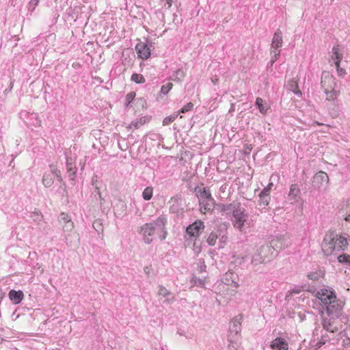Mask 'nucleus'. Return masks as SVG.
<instances>
[{
	"label": "nucleus",
	"mask_w": 350,
	"mask_h": 350,
	"mask_svg": "<svg viewBox=\"0 0 350 350\" xmlns=\"http://www.w3.org/2000/svg\"><path fill=\"white\" fill-rule=\"evenodd\" d=\"M337 71H338V72L339 73V75H342V74H343V73H345V70H344V69H342V68H341L340 66H339V70H337Z\"/></svg>",
	"instance_id": "obj_54"
},
{
	"label": "nucleus",
	"mask_w": 350,
	"mask_h": 350,
	"mask_svg": "<svg viewBox=\"0 0 350 350\" xmlns=\"http://www.w3.org/2000/svg\"><path fill=\"white\" fill-rule=\"evenodd\" d=\"M147 269H148L147 267L144 269V271H145L146 273H147V272H148V270H146Z\"/></svg>",
	"instance_id": "obj_61"
},
{
	"label": "nucleus",
	"mask_w": 350,
	"mask_h": 350,
	"mask_svg": "<svg viewBox=\"0 0 350 350\" xmlns=\"http://www.w3.org/2000/svg\"><path fill=\"white\" fill-rule=\"evenodd\" d=\"M173 84L172 83H167L165 85H162L161 88V93L165 95L172 88Z\"/></svg>",
	"instance_id": "obj_37"
},
{
	"label": "nucleus",
	"mask_w": 350,
	"mask_h": 350,
	"mask_svg": "<svg viewBox=\"0 0 350 350\" xmlns=\"http://www.w3.org/2000/svg\"><path fill=\"white\" fill-rule=\"evenodd\" d=\"M71 221V217L68 214L65 213H61L59 217V222L62 224V225Z\"/></svg>",
	"instance_id": "obj_35"
},
{
	"label": "nucleus",
	"mask_w": 350,
	"mask_h": 350,
	"mask_svg": "<svg viewBox=\"0 0 350 350\" xmlns=\"http://www.w3.org/2000/svg\"><path fill=\"white\" fill-rule=\"evenodd\" d=\"M145 118H141L139 120H137L136 121H133L129 126L130 129L132 127H134L135 129H139L141 126L144 124L145 123Z\"/></svg>",
	"instance_id": "obj_30"
},
{
	"label": "nucleus",
	"mask_w": 350,
	"mask_h": 350,
	"mask_svg": "<svg viewBox=\"0 0 350 350\" xmlns=\"http://www.w3.org/2000/svg\"><path fill=\"white\" fill-rule=\"evenodd\" d=\"M271 66L276 61V59L280 57V50L279 49H271Z\"/></svg>",
	"instance_id": "obj_29"
},
{
	"label": "nucleus",
	"mask_w": 350,
	"mask_h": 350,
	"mask_svg": "<svg viewBox=\"0 0 350 350\" xmlns=\"http://www.w3.org/2000/svg\"><path fill=\"white\" fill-rule=\"evenodd\" d=\"M282 33L280 29L275 32L271 44V49H280L282 46Z\"/></svg>",
	"instance_id": "obj_18"
},
{
	"label": "nucleus",
	"mask_w": 350,
	"mask_h": 350,
	"mask_svg": "<svg viewBox=\"0 0 350 350\" xmlns=\"http://www.w3.org/2000/svg\"><path fill=\"white\" fill-rule=\"evenodd\" d=\"M260 197V205L267 206L269 203V196L262 195L261 193L259 195Z\"/></svg>",
	"instance_id": "obj_34"
},
{
	"label": "nucleus",
	"mask_w": 350,
	"mask_h": 350,
	"mask_svg": "<svg viewBox=\"0 0 350 350\" xmlns=\"http://www.w3.org/2000/svg\"><path fill=\"white\" fill-rule=\"evenodd\" d=\"M131 81L136 83H144L145 82V79L142 75L134 73L131 76Z\"/></svg>",
	"instance_id": "obj_31"
},
{
	"label": "nucleus",
	"mask_w": 350,
	"mask_h": 350,
	"mask_svg": "<svg viewBox=\"0 0 350 350\" xmlns=\"http://www.w3.org/2000/svg\"><path fill=\"white\" fill-rule=\"evenodd\" d=\"M223 282L227 286H231L234 288L239 286V276L234 272H227L223 277Z\"/></svg>",
	"instance_id": "obj_10"
},
{
	"label": "nucleus",
	"mask_w": 350,
	"mask_h": 350,
	"mask_svg": "<svg viewBox=\"0 0 350 350\" xmlns=\"http://www.w3.org/2000/svg\"><path fill=\"white\" fill-rule=\"evenodd\" d=\"M75 160L72 157H66V166H73Z\"/></svg>",
	"instance_id": "obj_46"
},
{
	"label": "nucleus",
	"mask_w": 350,
	"mask_h": 350,
	"mask_svg": "<svg viewBox=\"0 0 350 350\" xmlns=\"http://www.w3.org/2000/svg\"><path fill=\"white\" fill-rule=\"evenodd\" d=\"M287 88L288 90L292 91L295 94L301 96V92L298 88V82L296 80H289L287 84Z\"/></svg>",
	"instance_id": "obj_22"
},
{
	"label": "nucleus",
	"mask_w": 350,
	"mask_h": 350,
	"mask_svg": "<svg viewBox=\"0 0 350 350\" xmlns=\"http://www.w3.org/2000/svg\"><path fill=\"white\" fill-rule=\"evenodd\" d=\"M347 244L345 237L335 232H327L324 236L321 250L324 255L328 256L332 255L335 250H344Z\"/></svg>",
	"instance_id": "obj_3"
},
{
	"label": "nucleus",
	"mask_w": 350,
	"mask_h": 350,
	"mask_svg": "<svg viewBox=\"0 0 350 350\" xmlns=\"http://www.w3.org/2000/svg\"><path fill=\"white\" fill-rule=\"evenodd\" d=\"M273 186V183H270L265 188H264L262 191H261V193L262 195H265V196H269V193H270V191L271 189V187Z\"/></svg>",
	"instance_id": "obj_42"
},
{
	"label": "nucleus",
	"mask_w": 350,
	"mask_h": 350,
	"mask_svg": "<svg viewBox=\"0 0 350 350\" xmlns=\"http://www.w3.org/2000/svg\"><path fill=\"white\" fill-rule=\"evenodd\" d=\"M273 248V251L277 254L278 250H281L288 245V243L284 237H276L271 241L270 243H268Z\"/></svg>",
	"instance_id": "obj_13"
},
{
	"label": "nucleus",
	"mask_w": 350,
	"mask_h": 350,
	"mask_svg": "<svg viewBox=\"0 0 350 350\" xmlns=\"http://www.w3.org/2000/svg\"><path fill=\"white\" fill-rule=\"evenodd\" d=\"M239 203L232 202L227 204H219L217 205V209L226 215L232 213Z\"/></svg>",
	"instance_id": "obj_17"
},
{
	"label": "nucleus",
	"mask_w": 350,
	"mask_h": 350,
	"mask_svg": "<svg viewBox=\"0 0 350 350\" xmlns=\"http://www.w3.org/2000/svg\"><path fill=\"white\" fill-rule=\"evenodd\" d=\"M300 194V189L297 184L291 185L288 193V200L291 204H293L297 201V197Z\"/></svg>",
	"instance_id": "obj_16"
},
{
	"label": "nucleus",
	"mask_w": 350,
	"mask_h": 350,
	"mask_svg": "<svg viewBox=\"0 0 350 350\" xmlns=\"http://www.w3.org/2000/svg\"><path fill=\"white\" fill-rule=\"evenodd\" d=\"M173 2H174V0H166V3L165 4V6L167 5V8L170 9L171 8Z\"/></svg>",
	"instance_id": "obj_49"
},
{
	"label": "nucleus",
	"mask_w": 350,
	"mask_h": 350,
	"mask_svg": "<svg viewBox=\"0 0 350 350\" xmlns=\"http://www.w3.org/2000/svg\"><path fill=\"white\" fill-rule=\"evenodd\" d=\"M52 176H53V177L56 176L59 181L62 180L61 175H60V172L59 170L57 172H56V173H54L53 174H52Z\"/></svg>",
	"instance_id": "obj_50"
},
{
	"label": "nucleus",
	"mask_w": 350,
	"mask_h": 350,
	"mask_svg": "<svg viewBox=\"0 0 350 350\" xmlns=\"http://www.w3.org/2000/svg\"><path fill=\"white\" fill-rule=\"evenodd\" d=\"M239 339L231 338V336H229L228 341L229 345H228L227 350H237L239 347V342H237Z\"/></svg>",
	"instance_id": "obj_26"
},
{
	"label": "nucleus",
	"mask_w": 350,
	"mask_h": 350,
	"mask_svg": "<svg viewBox=\"0 0 350 350\" xmlns=\"http://www.w3.org/2000/svg\"><path fill=\"white\" fill-rule=\"evenodd\" d=\"M185 73L184 70L181 68H179L173 73V75L171 77V79L173 81H181L185 77Z\"/></svg>",
	"instance_id": "obj_25"
},
{
	"label": "nucleus",
	"mask_w": 350,
	"mask_h": 350,
	"mask_svg": "<svg viewBox=\"0 0 350 350\" xmlns=\"http://www.w3.org/2000/svg\"><path fill=\"white\" fill-rule=\"evenodd\" d=\"M340 262L347 263L350 265V256L349 254H343L338 257Z\"/></svg>",
	"instance_id": "obj_33"
},
{
	"label": "nucleus",
	"mask_w": 350,
	"mask_h": 350,
	"mask_svg": "<svg viewBox=\"0 0 350 350\" xmlns=\"http://www.w3.org/2000/svg\"><path fill=\"white\" fill-rule=\"evenodd\" d=\"M315 297L325 306L329 317L335 319L340 317L343 306L342 302L338 299L332 288H322L314 291Z\"/></svg>",
	"instance_id": "obj_1"
},
{
	"label": "nucleus",
	"mask_w": 350,
	"mask_h": 350,
	"mask_svg": "<svg viewBox=\"0 0 350 350\" xmlns=\"http://www.w3.org/2000/svg\"><path fill=\"white\" fill-rule=\"evenodd\" d=\"M227 237H222L220 241L222 243H225L226 241Z\"/></svg>",
	"instance_id": "obj_56"
},
{
	"label": "nucleus",
	"mask_w": 350,
	"mask_h": 350,
	"mask_svg": "<svg viewBox=\"0 0 350 350\" xmlns=\"http://www.w3.org/2000/svg\"><path fill=\"white\" fill-rule=\"evenodd\" d=\"M271 347L276 350H287L288 345L284 338L279 337L272 341Z\"/></svg>",
	"instance_id": "obj_15"
},
{
	"label": "nucleus",
	"mask_w": 350,
	"mask_h": 350,
	"mask_svg": "<svg viewBox=\"0 0 350 350\" xmlns=\"http://www.w3.org/2000/svg\"><path fill=\"white\" fill-rule=\"evenodd\" d=\"M94 228L98 232H102L103 230V226L100 220H96L93 223Z\"/></svg>",
	"instance_id": "obj_38"
},
{
	"label": "nucleus",
	"mask_w": 350,
	"mask_h": 350,
	"mask_svg": "<svg viewBox=\"0 0 350 350\" xmlns=\"http://www.w3.org/2000/svg\"><path fill=\"white\" fill-rule=\"evenodd\" d=\"M217 238L218 236L215 232H211L208 235L206 241L209 245L213 246L215 245Z\"/></svg>",
	"instance_id": "obj_32"
},
{
	"label": "nucleus",
	"mask_w": 350,
	"mask_h": 350,
	"mask_svg": "<svg viewBox=\"0 0 350 350\" xmlns=\"http://www.w3.org/2000/svg\"><path fill=\"white\" fill-rule=\"evenodd\" d=\"M147 269H148L147 267L144 269V271H145L146 273H147V272H148V270H146Z\"/></svg>",
	"instance_id": "obj_62"
},
{
	"label": "nucleus",
	"mask_w": 350,
	"mask_h": 350,
	"mask_svg": "<svg viewBox=\"0 0 350 350\" xmlns=\"http://www.w3.org/2000/svg\"><path fill=\"white\" fill-rule=\"evenodd\" d=\"M39 0H31L29 5V7L33 6L31 11H33L36 7L38 5Z\"/></svg>",
	"instance_id": "obj_45"
},
{
	"label": "nucleus",
	"mask_w": 350,
	"mask_h": 350,
	"mask_svg": "<svg viewBox=\"0 0 350 350\" xmlns=\"http://www.w3.org/2000/svg\"><path fill=\"white\" fill-rule=\"evenodd\" d=\"M332 59L334 60L337 70H339V64L342 59V53L340 52L339 45H336L332 48Z\"/></svg>",
	"instance_id": "obj_19"
},
{
	"label": "nucleus",
	"mask_w": 350,
	"mask_h": 350,
	"mask_svg": "<svg viewBox=\"0 0 350 350\" xmlns=\"http://www.w3.org/2000/svg\"><path fill=\"white\" fill-rule=\"evenodd\" d=\"M166 222V217L161 215L157 217L152 222L146 223L142 226L139 232L142 234L144 243L146 244L152 243V236L154 234H158L160 240H164L167 235V231L165 229Z\"/></svg>",
	"instance_id": "obj_2"
},
{
	"label": "nucleus",
	"mask_w": 350,
	"mask_h": 350,
	"mask_svg": "<svg viewBox=\"0 0 350 350\" xmlns=\"http://www.w3.org/2000/svg\"><path fill=\"white\" fill-rule=\"evenodd\" d=\"M200 208V211L202 213L205 214L207 211H213L215 207V200L213 198L208 200H203L199 201Z\"/></svg>",
	"instance_id": "obj_14"
},
{
	"label": "nucleus",
	"mask_w": 350,
	"mask_h": 350,
	"mask_svg": "<svg viewBox=\"0 0 350 350\" xmlns=\"http://www.w3.org/2000/svg\"><path fill=\"white\" fill-rule=\"evenodd\" d=\"M255 104L257 108L259 109L260 112L262 114L267 113L268 109H269V105L264 102L261 98L258 97L256 99Z\"/></svg>",
	"instance_id": "obj_21"
},
{
	"label": "nucleus",
	"mask_w": 350,
	"mask_h": 350,
	"mask_svg": "<svg viewBox=\"0 0 350 350\" xmlns=\"http://www.w3.org/2000/svg\"><path fill=\"white\" fill-rule=\"evenodd\" d=\"M32 217H33L35 220H40L42 215L40 212L35 211L32 213Z\"/></svg>",
	"instance_id": "obj_44"
},
{
	"label": "nucleus",
	"mask_w": 350,
	"mask_h": 350,
	"mask_svg": "<svg viewBox=\"0 0 350 350\" xmlns=\"http://www.w3.org/2000/svg\"><path fill=\"white\" fill-rule=\"evenodd\" d=\"M321 83L326 94V100H334L338 94L336 90V79L327 73L322 76Z\"/></svg>",
	"instance_id": "obj_5"
},
{
	"label": "nucleus",
	"mask_w": 350,
	"mask_h": 350,
	"mask_svg": "<svg viewBox=\"0 0 350 350\" xmlns=\"http://www.w3.org/2000/svg\"><path fill=\"white\" fill-rule=\"evenodd\" d=\"M135 96V93L134 92H129L126 96V100L127 101V104H129L133 100Z\"/></svg>",
	"instance_id": "obj_43"
},
{
	"label": "nucleus",
	"mask_w": 350,
	"mask_h": 350,
	"mask_svg": "<svg viewBox=\"0 0 350 350\" xmlns=\"http://www.w3.org/2000/svg\"><path fill=\"white\" fill-rule=\"evenodd\" d=\"M348 340H349V342H350V338H349Z\"/></svg>",
	"instance_id": "obj_63"
},
{
	"label": "nucleus",
	"mask_w": 350,
	"mask_h": 350,
	"mask_svg": "<svg viewBox=\"0 0 350 350\" xmlns=\"http://www.w3.org/2000/svg\"><path fill=\"white\" fill-rule=\"evenodd\" d=\"M174 301V297H172V298H167L166 299L164 300V303L166 304H172V302Z\"/></svg>",
	"instance_id": "obj_51"
},
{
	"label": "nucleus",
	"mask_w": 350,
	"mask_h": 350,
	"mask_svg": "<svg viewBox=\"0 0 350 350\" xmlns=\"http://www.w3.org/2000/svg\"><path fill=\"white\" fill-rule=\"evenodd\" d=\"M327 340L326 337H325V336H323L321 337V340L318 342V346H319V347H321L323 345H324V344L326 342V341H327Z\"/></svg>",
	"instance_id": "obj_48"
},
{
	"label": "nucleus",
	"mask_w": 350,
	"mask_h": 350,
	"mask_svg": "<svg viewBox=\"0 0 350 350\" xmlns=\"http://www.w3.org/2000/svg\"><path fill=\"white\" fill-rule=\"evenodd\" d=\"M197 196L199 199V201L203 200H208L211 198H213L211 193L208 189H206L205 187L200 189L198 193Z\"/></svg>",
	"instance_id": "obj_23"
},
{
	"label": "nucleus",
	"mask_w": 350,
	"mask_h": 350,
	"mask_svg": "<svg viewBox=\"0 0 350 350\" xmlns=\"http://www.w3.org/2000/svg\"><path fill=\"white\" fill-rule=\"evenodd\" d=\"M323 327L327 332L334 333L337 330L336 327H333L332 322L330 320H327L324 318L322 321Z\"/></svg>",
	"instance_id": "obj_24"
},
{
	"label": "nucleus",
	"mask_w": 350,
	"mask_h": 350,
	"mask_svg": "<svg viewBox=\"0 0 350 350\" xmlns=\"http://www.w3.org/2000/svg\"><path fill=\"white\" fill-rule=\"evenodd\" d=\"M171 211L172 212H176V206L175 205H173L172 207H171Z\"/></svg>",
	"instance_id": "obj_57"
},
{
	"label": "nucleus",
	"mask_w": 350,
	"mask_h": 350,
	"mask_svg": "<svg viewBox=\"0 0 350 350\" xmlns=\"http://www.w3.org/2000/svg\"><path fill=\"white\" fill-rule=\"evenodd\" d=\"M97 182H98V180H97V176H94V177L92 178V185L95 187V189H96V191H97V190H99V188H98V187L97 186Z\"/></svg>",
	"instance_id": "obj_47"
},
{
	"label": "nucleus",
	"mask_w": 350,
	"mask_h": 350,
	"mask_svg": "<svg viewBox=\"0 0 350 350\" xmlns=\"http://www.w3.org/2000/svg\"><path fill=\"white\" fill-rule=\"evenodd\" d=\"M23 296V293L21 291L11 290L9 292L10 299L14 304H19L22 301Z\"/></svg>",
	"instance_id": "obj_20"
},
{
	"label": "nucleus",
	"mask_w": 350,
	"mask_h": 350,
	"mask_svg": "<svg viewBox=\"0 0 350 350\" xmlns=\"http://www.w3.org/2000/svg\"><path fill=\"white\" fill-rule=\"evenodd\" d=\"M138 56L144 59H148L150 55V49L147 43L139 42L135 46Z\"/></svg>",
	"instance_id": "obj_12"
},
{
	"label": "nucleus",
	"mask_w": 350,
	"mask_h": 350,
	"mask_svg": "<svg viewBox=\"0 0 350 350\" xmlns=\"http://www.w3.org/2000/svg\"><path fill=\"white\" fill-rule=\"evenodd\" d=\"M67 167V171L69 173V176L71 180H74L76 175V170L75 167L74 166H66Z\"/></svg>",
	"instance_id": "obj_41"
},
{
	"label": "nucleus",
	"mask_w": 350,
	"mask_h": 350,
	"mask_svg": "<svg viewBox=\"0 0 350 350\" xmlns=\"http://www.w3.org/2000/svg\"><path fill=\"white\" fill-rule=\"evenodd\" d=\"M204 228V222L198 220L187 228V233L191 237H198Z\"/></svg>",
	"instance_id": "obj_9"
},
{
	"label": "nucleus",
	"mask_w": 350,
	"mask_h": 350,
	"mask_svg": "<svg viewBox=\"0 0 350 350\" xmlns=\"http://www.w3.org/2000/svg\"><path fill=\"white\" fill-rule=\"evenodd\" d=\"M62 227L64 232L66 233L65 239L67 245H72L77 243L79 241V235L75 232H72L74 228L73 222L72 221L67 222L66 224H63Z\"/></svg>",
	"instance_id": "obj_7"
},
{
	"label": "nucleus",
	"mask_w": 350,
	"mask_h": 350,
	"mask_svg": "<svg viewBox=\"0 0 350 350\" xmlns=\"http://www.w3.org/2000/svg\"><path fill=\"white\" fill-rule=\"evenodd\" d=\"M96 191H97V194H98V197H99V199H100V202H102V200H103V198H102V196H101V193H100V191H99V190H97Z\"/></svg>",
	"instance_id": "obj_55"
},
{
	"label": "nucleus",
	"mask_w": 350,
	"mask_h": 350,
	"mask_svg": "<svg viewBox=\"0 0 350 350\" xmlns=\"http://www.w3.org/2000/svg\"><path fill=\"white\" fill-rule=\"evenodd\" d=\"M329 180L328 175L325 172L320 171L314 176L312 186L314 189L321 190L323 187L328 185Z\"/></svg>",
	"instance_id": "obj_8"
},
{
	"label": "nucleus",
	"mask_w": 350,
	"mask_h": 350,
	"mask_svg": "<svg viewBox=\"0 0 350 350\" xmlns=\"http://www.w3.org/2000/svg\"><path fill=\"white\" fill-rule=\"evenodd\" d=\"M193 107V105L192 103L189 102L185 105L180 110V112L181 113H186L187 111H191Z\"/></svg>",
	"instance_id": "obj_40"
},
{
	"label": "nucleus",
	"mask_w": 350,
	"mask_h": 350,
	"mask_svg": "<svg viewBox=\"0 0 350 350\" xmlns=\"http://www.w3.org/2000/svg\"><path fill=\"white\" fill-rule=\"evenodd\" d=\"M275 256L276 253L273 251V248L268 243L265 244L256 249L252 257L251 263L254 266L267 263L271 261Z\"/></svg>",
	"instance_id": "obj_4"
},
{
	"label": "nucleus",
	"mask_w": 350,
	"mask_h": 350,
	"mask_svg": "<svg viewBox=\"0 0 350 350\" xmlns=\"http://www.w3.org/2000/svg\"><path fill=\"white\" fill-rule=\"evenodd\" d=\"M50 167H51V173L52 174H53L54 173H56V172L58 171L57 168L54 166V165H50Z\"/></svg>",
	"instance_id": "obj_52"
},
{
	"label": "nucleus",
	"mask_w": 350,
	"mask_h": 350,
	"mask_svg": "<svg viewBox=\"0 0 350 350\" xmlns=\"http://www.w3.org/2000/svg\"><path fill=\"white\" fill-rule=\"evenodd\" d=\"M241 317H235L230 325V332L231 334H234V336L231 337L232 338L239 339V334L241 332Z\"/></svg>",
	"instance_id": "obj_11"
},
{
	"label": "nucleus",
	"mask_w": 350,
	"mask_h": 350,
	"mask_svg": "<svg viewBox=\"0 0 350 350\" xmlns=\"http://www.w3.org/2000/svg\"><path fill=\"white\" fill-rule=\"evenodd\" d=\"M212 81L214 83H216L217 81H218V79L216 78L215 79H212Z\"/></svg>",
	"instance_id": "obj_58"
},
{
	"label": "nucleus",
	"mask_w": 350,
	"mask_h": 350,
	"mask_svg": "<svg viewBox=\"0 0 350 350\" xmlns=\"http://www.w3.org/2000/svg\"><path fill=\"white\" fill-rule=\"evenodd\" d=\"M346 219L350 221V214L347 217Z\"/></svg>",
	"instance_id": "obj_59"
},
{
	"label": "nucleus",
	"mask_w": 350,
	"mask_h": 350,
	"mask_svg": "<svg viewBox=\"0 0 350 350\" xmlns=\"http://www.w3.org/2000/svg\"><path fill=\"white\" fill-rule=\"evenodd\" d=\"M158 294L162 297H167L171 295V293L163 286H159Z\"/></svg>",
	"instance_id": "obj_36"
},
{
	"label": "nucleus",
	"mask_w": 350,
	"mask_h": 350,
	"mask_svg": "<svg viewBox=\"0 0 350 350\" xmlns=\"http://www.w3.org/2000/svg\"><path fill=\"white\" fill-rule=\"evenodd\" d=\"M176 117H177V115H174V116H170L165 118L163 120V124L164 126L169 125L171 122H172L176 119Z\"/></svg>",
	"instance_id": "obj_39"
},
{
	"label": "nucleus",
	"mask_w": 350,
	"mask_h": 350,
	"mask_svg": "<svg viewBox=\"0 0 350 350\" xmlns=\"http://www.w3.org/2000/svg\"><path fill=\"white\" fill-rule=\"evenodd\" d=\"M153 188L147 187L142 193V197L145 200H150L152 197Z\"/></svg>",
	"instance_id": "obj_28"
},
{
	"label": "nucleus",
	"mask_w": 350,
	"mask_h": 350,
	"mask_svg": "<svg viewBox=\"0 0 350 350\" xmlns=\"http://www.w3.org/2000/svg\"><path fill=\"white\" fill-rule=\"evenodd\" d=\"M198 283L200 284H203L202 280H199Z\"/></svg>",
	"instance_id": "obj_60"
},
{
	"label": "nucleus",
	"mask_w": 350,
	"mask_h": 350,
	"mask_svg": "<svg viewBox=\"0 0 350 350\" xmlns=\"http://www.w3.org/2000/svg\"><path fill=\"white\" fill-rule=\"evenodd\" d=\"M42 184L46 187H49L53 184V177L52 174H44L42 178Z\"/></svg>",
	"instance_id": "obj_27"
},
{
	"label": "nucleus",
	"mask_w": 350,
	"mask_h": 350,
	"mask_svg": "<svg viewBox=\"0 0 350 350\" xmlns=\"http://www.w3.org/2000/svg\"><path fill=\"white\" fill-rule=\"evenodd\" d=\"M232 217V221L234 227L241 230L247 219V214L245 210L241 206L240 203L233 211Z\"/></svg>",
	"instance_id": "obj_6"
},
{
	"label": "nucleus",
	"mask_w": 350,
	"mask_h": 350,
	"mask_svg": "<svg viewBox=\"0 0 350 350\" xmlns=\"http://www.w3.org/2000/svg\"><path fill=\"white\" fill-rule=\"evenodd\" d=\"M308 276L309 278H310L312 280H316L317 279V275L314 273L309 274Z\"/></svg>",
	"instance_id": "obj_53"
}]
</instances>
